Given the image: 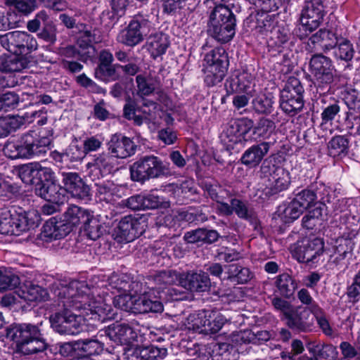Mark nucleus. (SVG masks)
Instances as JSON below:
<instances>
[{
  "mask_svg": "<svg viewBox=\"0 0 360 360\" xmlns=\"http://www.w3.org/2000/svg\"><path fill=\"white\" fill-rule=\"evenodd\" d=\"M55 293L65 309L51 315L50 322L60 333L76 335L82 330L85 321L104 322L115 316L112 306L101 297L94 298L85 281H73Z\"/></svg>",
  "mask_w": 360,
  "mask_h": 360,
  "instance_id": "nucleus-1",
  "label": "nucleus"
},
{
  "mask_svg": "<svg viewBox=\"0 0 360 360\" xmlns=\"http://www.w3.org/2000/svg\"><path fill=\"white\" fill-rule=\"evenodd\" d=\"M6 337L15 345V352L23 355L41 352L46 348L40 329L31 323L10 326L6 329Z\"/></svg>",
  "mask_w": 360,
  "mask_h": 360,
  "instance_id": "nucleus-2",
  "label": "nucleus"
},
{
  "mask_svg": "<svg viewBox=\"0 0 360 360\" xmlns=\"http://www.w3.org/2000/svg\"><path fill=\"white\" fill-rule=\"evenodd\" d=\"M236 25L233 12L226 6L219 4L210 15L207 32L217 41L226 43L234 37Z\"/></svg>",
  "mask_w": 360,
  "mask_h": 360,
  "instance_id": "nucleus-3",
  "label": "nucleus"
},
{
  "mask_svg": "<svg viewBox=\"0 0 360 360\" xmlns=\"http://www.w3.org/2000/svg\"><path fill=\"white\" fill-rule=\"evenodd\" d=\"M228 66V56L223 48H216L208 52L203 63L205 84L213 86L220 83L226 74Z\"/></svg>",
  "mask_w": 360,
  "mask_h": 360,
  "instance_id": "nucleus-4",
  "label": "nucleus"
},
{
  "mask_svg": "<svg viewBox=\"0 0 360 360\" xmlns=\"http://www.w3.org/2000/svg\"><path fill=\"white\" fill-rule=\"evenodd\" d=\"M38 216L34 212L11 211L2 214L0 219V233L19 236L29 230L34 224V219Z\"/></svg>",
  "mask_w": 360,
  "mask_h": 360,
  "instance_id": "nucleus-5",
  "label": "nucleus"
},
{
  "mask_svg": "<svg viewBox=\"0 0 360 360\" xmlns=\"http://www.w3.org/2000/svg\"><path fill=\"white\" fill-rule=\"evenodd\" d=\"M324 16L321 0H307L302 11L297 34L300 39L307 37L319 27Z\"/></svg>",
  "mask_w": 360,
  "mask_h": 360,
  "instance_id": "nucleus-6",
  "label": "nucleus"
},
{
  "mask_svg": "<svg viewBox=\"0 0 360 360\" xmlns=\"http://www.w3.org/2000/svg\"><path fill=\"white\" fill-rule=\"evenodd\" d=\"M167 172V165L154 155L145 156L135 162L130 167L131 177L136 181L157 178Z\"/></svg>",
  "mask_w": 360,
  "mask_h": 360,
  "instance_id": "nucleus-7",
  "label": "nucleus"
},
{
  "mask_svg": "<svg viewBox=\"0 0 360 360\" xmlns=\"http://www.w3.org/2000/svg\"><path fill=\"white\" fill-rule=\"evenodd\" d=\"M160 278L166 284H179L188 290L197 292L205 291L210 283L208 276L202 271L183 276L179 275L175 271H164Z\"/></svg>",
  "mask_w": 360,
  "mask_h": 360,
  "instance_id": "nucleus-8",
  "label": "nucleus"
},
{
  "mask_svg": "<svg viewBox=\"0 0 360 360\" xmlns=\"http://www.w3.org/2000/svg\"><path fill=\"white\" fill-rule=\"evenodd\" d=\"M55 173L49 167H43L39 163V174L37 175L38 187L36 188L37 195L48 202L54 204L62 203L64 195L60 192L62 191L58 185L56 184Z\"/></svg>",
  "mask_w": 360,
  "mask_h": 360,
  "instance_id": "nucleus-9",
  "label": "nucleus"
},
{
  "mask_svg": "<svg viewBox=\"0 0 360 360\" xmlns=\"http://www.w3.org/2000/svg\"><path fill=\"white\" fill-rule=\"evenodd\" d=\"M253 127V122L248 118L231 121L222 131L220 139L228 150L233 149L237 143L247 141V134Z\"/></svg>",
  "mask_w": 360,
  "mask_h": 360,
  "instance_id": "nucleus-10",
  "label": "nucleus"
},
{
  "mask_svg": "<svg viewBox=\"0 0 360 360\" xmlns=\"http://www.w3.org/2000/svg\"><path fill=\"white\" fill-rule=\"evenodd\" d=\"M0 43L9 52L19 55L36 50V39L26 32L13 31L0 36Z\"/></svg>",
  "mask_w": 360,
  "mask_h": 360,
  "instance_id": "nucleus-11",
  "label": "nucleus"
},
{
  "mask_svg": "<svg viewBox=\"0 0 360 360\" xmlns=\"http://www.w3.org/2000/svg\"><path fill=\"white\" fill-rule=\"evenodd\" d=\"M309 71L314 78L315 84L320 88L329 85L333 81L335 72L330 58L322 54L312 56Z\"/></svg>",
  "mask_w": 360,
  "mask_h": 360,
  "instance_id": "nucleus-12",
  "label": "nucleus"
},
{
  "mask_svg": "<svg viewBox=\"0 0 360 360\" xmlns=\"http://www.w3.org/2000/svg\"><path fill=\"white\" fill-rule=\"evenodd\" d=\"M108 335L117 344L125 345L124 349L128 353V348L132 347L139 342L137 331L125 323H115L109 326Z\"/></svg>",
  "mask_w": 360,
  "mask_h": 360,
  "instance_id": "nucleus-13",
  "label": "nucleus"
},
{
  "mask_svg": "<svg viewBox=\"0 0 360 360\" xmlns=\"http://www.w3.org/2000/svg\"><path fill=\"white\" fill-rule=\"evenodd\" d=\"M323 242L319 238L305 239L301 242L296 252L297 259L300 262L316 265L323 253Z\"/></svg>",
  "mask_w": 360,
  "mask_h": 360,
  "instance_id": "nucleus-14",
  "label": "nucleus"
},
{
  "mask_svg": "<svg viewBox=\"0 0 360 360\" xmlns=\"http://www.w3.org/2000/svg\"><path fill=\"white\" fill-rule=\"evenodd\" d=\"M148 32V22L133 20L126 29L120 32L117 40L125 45L134 46L142 41Z\"/></svg>",
  "mask_w": 360,
  "mask_h": 360,
  "instance_id": "nucleus-15",
  "label": "nucleus"
},
{
  "mask_svg": "<svg viewBox=\"0 0 360 360\" xmlns=\"http://www.w3.org/2000/svg\"><path fill=\"white\" fill-rule=\"evenodd\" d=\"M302 91V88L300 85L292 89L290 86L285 88L281 95L280 106L282 110L290 115H294L300 111L304 105Z\"/></svg>",
  "mask_w": 360,
  "mask_h": 360,
  "instance_id": "nucleus-16",
  "label": "nucleus"
},
{
  "mask_svg": "<svg viewBox=\"0 0 360 360\" xmlns=\"http://www.w3.org/2000/svg\"><path fill=\"white\" fill-rule=\"evenodd\" d=\"M145 302H146V294L141 295L137 297L136 292L134 293L130 292V295L122 294L116 295L113 300L115 307L134 314L150 312L151 308H147L145 306Z\"/></svg>",
  "mask_w": 360,
  "mask_h": 360,
  "instance_id": "nucleus-17",
  "label": "nucleus"
},
{
  "mask_svg": "<svg viewBox=\"0 0 360 360\" xmlns=\"http://www.w3.org/2000/svg\"><path fill=\"white\" fill-rule=\"evenodd\" d=\"M62 182L63 188L72 197L86 199L89 196L90 189L76 172H63Z\"/></svg>",
  "mask_w": 360,
  "mask_h": 360,
  "instance_id": "nucleus-18",
  "label": "nucleus"
},
{
  "mask_svg": "<svg viewBox=\"0 0 360 360\" xmlns=\"http://www.w3.org/2000/svg\"><path fill=\"white\" fill-rule=\"evenodd\" d=\"M108 148L114 158H126L135 153L136 146L129 138L115 134L111 136Z\"/></svg>",
  "mask_w": 360,
  "mask_h": 360,
  "instance_id": "nucleus-19",
  "label": "nucleus"
},
{
  "mask_svg": "<svg viewBox=\"0 0 360 360\" xmlns=\"http://www.w3.org/2000/svg\"><path fill=\"white\" fill-rule=\"evenodd\" d=\"M253 76L246 71H235L226 81V87L228 91L234 93H245L250 95L252 93L254 84Z\"/></svg>",
  "mask_w": 360,
  "mask_h": 360,
  "instance_id": "nucleus-20",
  "label": "nucleus"
},
{
  "mask_svg": "<svg viewBox=\"0 0 360 360\" xmlns=\"http://www.w3.org/2000/svg\"><path fill=\"white\" fill-rule=\"evenodd\" d=\"M22 143L26 144V147L29 150L30 158L40 156L50 149L51 138L43 135L38 136L37 133L32 131L22 136Z\"/></svg>",
  "mask_w": 360,
  "mask_h": 360,
  "instance_id": "nucleus-21",
  "label": "nucleus"
},
{
  "mask_svg": "<svg viewBox=\"0 0 360 360\" xmlns=\"http://www.w3.org/2000/svg\"><path fill=\"white\" fill-rule=\"evenodd\" d=\"M139 226L137 219L131 215L125 216L120 221L115 229L116 237L120 241L130 242L141 233L142 231Z\"/></svg>",
  "mask_w": 360,
  "mask_h": 360,
  "instance_id": "nucleus-22",
  "label": "nucleus"
},
{
  "mask_svg": "<svg viewBox=\"0 0 360 360\" xmlns=\"http://www.w3.org/2000/svg\"><path fill=\"white\" fill-rule=\"evenodd\" d=\"M18 297L27 302H38L44 301L48 298L47 291L31 281H26L20 285L15 291Z\"/></svg>",
  "mask_w": 360,
  "mask_h": 360,
  "instance_id": "nucleus-23",
  "label": "nucleus"
},
{
  "mask_svg": "<svg viewBox=\"0 0 360 360\" xmlns=\"http://www.w3.org/2000/svg\"><path fill=\"white\" fill-rule=\"evenodd\" d=\"M270 148V143L262 142L248 148L243 154L241 162L250 167H255L260 164Z\"/></svg>",
  "mask_w": 360,
  "mask_h": 360,
  "instance_id": "nucleus-24",
  "label": "nucleus"
},
{
  "mask_svg": "<svg viewBox=\"0 0 360 360\" xmlns=\"http://www.w3.org/2000/svg\"><path fill=\"white\" fill-rule=\"evenodd\" d=\"M127 354L141 360H155L158 358H165L167 354V350L153 345L139 346L138 342H136L134 347L128 348Z\"/></svg>",
  "mask_w": 360,
  "mask_h": 360,
  "instance_id": "nucleus-25",
  "label": "nucleus"
},
{
  "mask_svg": "<svg viewBox=\"0 0 360 360\" xmlns=\"http://www.w3.org/2000/svg\"><path fill=\"white\" fill-rule=\"evenodd\" d=\"M89 212L88 210L76 205L69 207L64 213L62 221L66 231L68 233L73 227L83 224L85 220H88Z\"/></svg>",
  "mask_w": 360,
  "mask_h": 360,
  "instance_id": "nucleus-26",
  "label": "nucleus"
},
{
  "mask_svg": "<svg viewBox=\"0 0 360 360\" xmlns=\"http://www.w3.org/2000/svg\"><path fill=\"white\" fill-rule=\"evenodd\" d=\"M354 246V243L351 238L340 237L335 240L331 249L326 250V254L333 262L339 263L352 251Z\"/></svg>",
  "mask_w": 360,
  "mask_h": 360,
  "instance_id": "nucleus-27",
  "label": "nucleus"
},
{
  "mask_svg": "<svg viewBox=\"0 0 360 360\" xmlns=\"http://www.w3.org/2000/svg\"><path fill=\"white\" fill-rule=\"evenodd\" d=\"M115 159L112 155L100 154L95 157L91 162H88L87 167L91 175L99 178L110 173L114 168Z\"/></svg>",
  "mask_w": 360,
  "mask_h": 360,
  "instance_id": "nucleus-28",
  "label": "nucleus"
},
{
  "mask_svg": "<svg viewBox=\"0 0 360 360\" xmlns=\"http://www.w3.org/2000/svg\"><path fill=\"white\" fill-rule=\"evenodd\" d=\"M340 38L333 29H321L311 37L310 41L314 44H318L323 51H328L336 46Z\"/></svg>",
  "mask_w": 360,
  "mask_h": 360,
  "instance_id": "nucleus-29",
  "label": "nucleus"
},
{
  "mask_svg": "<svg viewBox=\"0 0 360 360\" xmlns=\"http://www.w3.org/2000/svg\"><path fill=\"white\" fill-rule=\"evenodd\" d=\"M138 285L137 283L129 281V278L124 275L113 274L108 279L109 290H112L113 294L117 292V295H130Z\"/></svg>",
  "mask_w": 360,
  "mask_h": 360,
  "instance_id": "nucleus-30",
  "label": "nucleus"
},
{
  "mask_svg": "<svg viewBox=\"0 0 360 360\" xmlns=\"http://www.w3.org/2000/svg\"><path fill=\"white\" fill-rule=\"evenodd\" d=\"M207 322V310L199 311L191 314L181 323L179 328L181 330H188L199 333H205V323Z\"/></svg>",
  "mask_w": 360,
  "mask_h": 360,
  "instance_id": "nucleus-31",
  "label": "nucleus"
},
{
  "mask_svg": "<svg viewBox=\"0 0 360 360\" xmlns=\"http://www.w3.org/2000/svg\"><path fill=\"white\" fill-rule=\"evenodd\" d=\"M155 108L156 104L154 102L145 103L141 109L143 115L141 116L136 114L137 110L135 108V104L129 101L124 107V115L127 119L133 120L136 124L141 125L143 119H148Z\"/></svg>",
  "mask_w": 360,
  "mask_h": 360,
  "instance_id": "nucleus-32",
  "label": "nucleus"
},
{
  "mask_svg": "<svg viewBox=\"0 0 360 360\" xmlns=\"http://www.w3.org/2000/svg\"><path fill=\"white\" fill-rule=\"evenodd\" d=\"M96 197L101 201L112 202L116 198H120L119 192L120 186L115 184L111 181H104L96 184Z\"/></svg>",
  "mask_w": 360,
  "mask_h": 360,
  "instance_id": "nucleus-33",
  "label": "nucleus"
},
{
  "mask_svg": "<svg viewBox=\"0 0 360 360\" xmlns=\"http://www.w3.org/2000/svg\"><path fill=\"white\" fill-rule=\"evenodd\" d=\"M269 181L271 193H277L288 188L290 183V174L283 168L278 167Z\"/></svg>",
  "mask_w": 360,
  "mask_h": 360,
  "instance_id": "nucleus-34",
  "label": "nucleus"
},
{
  "mask_svg": "<svg viewBox=\"0 0 360 360\" xmlns=\"http://www.w3.org/2000/svg\"><path fill=\"white\" fill-rule=\"evenodd\" d=\"M94 37L91 31L86 30L81 32L77 40V52L82 60H86L94 56L95 49L92 45Z\"/></svg>",
  "mask_w": 360,
  "mask_h": 360,
  "instance_id": "nucleus-35",
  "label": "nucleus"
},
{
  "mask_svg": "<svg viewBox=\"0 0 360 360\" xmlns=\"http://www.w3.org/2000/svg\"><path fill=\"white\" fill-rule=\"evenodd\" d=\"M226 277L223 279L227 278L238 283H246L251 280L253 275L248 268L243 267L237 264H233L225 266Z\"/></svg>",
  "mask_w": 360,
  "mask_h": 360,
  "instance_id": "nucleus-36",
  "label": "nucleus"
},
{
  "mask_svg": "<svg viewBox=\"0 0 360 360\" xmlns=\"http://www.w3.org/2000/svg\"><path fill=\"white\" fill-rule=\"evenodd\" d=\"M168 46V38L162 33H156L148 40V49L153 58L164 54Z\"/></svg>",
  "mask_w": 360,
  "mask_h": 360,
  "instance_id": "nucleus-37",
  "label": "nucleus"
},
{
  "mask_svg": "<svg viewBox=\"0 0 360 360\" xmlns=\"http://www.w3.org/2000/svg\"><path fill=\"white\" fill-rule=\"evenodd\" d=\"M274 308L281 311L289 321V324L298 327L302 324L301 320L297 316L295 308L287 301L281 298H274L272 300Z\"/></svg>",
  "mask_w": 360,
  "mask_h": 360,
  "instance_id": "nucleus-38",
  "label": "nucleus"
},
{
  "mask_svg": "<svg viewBox=\"0 0 360 360\" xmlns=\"http://www.w3.org/2000/svg\"><path fill=\"white\" fill-rule=\"evenodd\" d=\"M303 210L292 200L288 205L279 206L278 217L284 223H291L297 219L303 212Z\"/></svg>",
  "mask_w": 360,
  "mask_h": 360,
  "instance_id": "nucleus-39",
  "label": "nucleus"
},
{
  "mask_svg": "<svg viewBox=\"0 0 360 360\" xmlns=\"http://www.w3.org/2000/svg\"><path fill=\"white\" fill-rule=\"evenodd\" d=\"M67 233L62 221L51 218L44 225L42 236L49 239L56 240L64 237Z\"/></svg>",
  "mask_w": 360,
  "mask_h": 360,
  "instance_id": "nucleus-40",
  "label": "nucleus"
},
{
  "mask_svg": "<svg viewBox=\"0 0 360 360\" xmlns=\"http://www.w3.org/2000/svg\"><path fill=\"white\" fill-rule=\"evenodd\" d=\"M27 67L25 61L17 55L0 56V71L19 72Z\"/></svg>",
  "mask_w": 360,
  "mask_h": 360,
  "instance_id": "nucleus-41",
  "label": "nucleus"
},
{
  "mask_svg": "<svg viewBox=\"0 0 360 360\" xmlns=\"http://www.w3.org/2000/svg\"><path fill=\"white\" fill-rule=\"evenodd\" d=\"M4 153L11 159L30 158L29 150L22 143V137L20 141L8 142L4 148Z\"/></svg>",
  "mask_w": 360,
  "mask_h": 360,
  "instance_id": "nucleus-42",
  "label": "nucleus"
},
{
  "mask_svg": "<svg viewBox=\"0 0 360 360\" xmlns=\"http://www.w3.org/2000/svg\"><path fill=\"white\" fill-rule=\"evenodd\" d=\"M136 84L138 94L143 96L150 95L157 87L158 82L151 74L144 73L137 75Z\"/></svg>",
  "mask_w": 360,
  "mask_h": 360,
  "instance_id": "nucleus-43",
  "label": "nucleus"
},
{
  "mask_svg": "<svg viewBox=\"0 0 360 360\" xmlns=\"http://www.w3.org/2000/svg\"><path fill=\"white\" fill-rule=\"evenodd\" d=\"M227 319L217 311L207 310V322L205 323V333H216L223 327Z\"/></svg>",
  "mask_w": 360,
  "mask_h": 360,
  "instance_id": "nucleus-44",
  "label": "nucleus"
},
{
  "mask_svg": "<svg viewBox=\"0 0 360 360\" xmlns=\"http://www.w3.org/2000/svg\"><path fill=\"white\" fill-rule=\"evenodd\" d=\"M88 218V220H85L82 224L84 231L90 239L96 240L101 236L103 225L97 217L93 215L91 212H89V217Z\"/></svg>",
  "mask_w": 360,
  "mask_h": 360,
  "instance_id": "nucleus-45",
  "label": "nucleus"
},
{
  "mask_svg": "<svg viewBox=\"0 0 360 360\" xmlns=\"http://www.w3.org/2000/svg\"><path fill=\"white\" fill-rule=\"evenodd\" d=\"M354 53V50L352 44L348 39L340 37L334 48V57L341 60L349 61L352 59Z\"/></svg>",
  "mask_w": 360,
  "mask_h": 360,
  "instance_id": "nucleus-46",
  "label": "nucleus"
},
{
  "mask_svg": "<svg viewBox=\"0 0 360 360\" xmlns=\"http://www.w3.org/2000/svg\"><path fill=\"white\" fill-rule=\"evenodd\" d=\"M328 149L333 157L345 155L349 149V140L343 136H335L328 142Z\"/></svg>",
  "mask_w": 360,
  "mask_h": 360,
  "instance_id": "nucleus-47",
  "label": "nucleus"
},
{
  "mask_svg": "<svg viewBox=\"0 0 360 360\" xmlns=\"http://www.w3.org/2000/svg\"><path fill=\"white\" fill-rule=\"evenodd\" d=\"M39 162H32L21 166L18 169V176L25 184L37 183Z\"/></svg>",
  "mask_w": 360,
  "mask_h": 360,
  "instance_id": "nucleus-48",
  "label": "nucleus"
},
{
  "mask_svg": "<svg viewBox=\"0 0 360 360\" xmlns=\"http://www.w3.org/2000/svg\"><path fill=\"white\" fill-rule=\"evenodd\" d=\"M22 124H23V120L20 117L6 116L0 117V137L7 136Z\"/></svg>",
  "mask_w": 360,
  "mask_h": 360,
  "instance_id": "nucleus-49",
  "label": "nucleus"
},
{
  "mask_svg": "<svg viewBox=\"0 0 360 360\" xmlns=\"http://www.w3.org/2000/svg\"><path fill=\"white\" fill-rule=\"evenodd\" d=\"M274 98L271 93L258 94L252 101L254 109L259 113H270L273 108Z\"/></svg>",
  "mask_w": 360,
  "mask_h": 360,
  "instance_id": "nucleus-50",
  "label": "nucleus"
},
{
  "mask_svg": "<svg viewBox=\"0 0 360 360\" xmlns=\"http://www.w3.org/2000/svg\"><path fill=\"white\" fill-rule=\"evenodd\" d=\"M76 346L86 355V356L98 354L103 349V344L94 339L77 341Z\"/></svg>",
  "mask_w": 360,
  "mask_h": 360,
  "instance_id": "nucleus-51",
  "label": "nucleus"
},
{
  "mask_svg": "<svg viewBox=\"0 0 360 360\" xmlns=\"http://www.w3.org/2000/svg\"><path fill=\"white\" fill-rule=\"evenodd\" d=\"M317 194L310 190H303L297 193L293 200L303 210H305L315 205Z\"/></svg>",
  "mask_w": 360,
  "mask_h": 360,
  "instance_id": "nucleus-52",
  "label": "nucleus"
},
{
  "mask_svg": "<svg viewBox=\"0 0 360 360\" xmlns=\"http://www.w3.org/2000/svg\"><path fill=\"white\" fill-rule=\"evenodd\" d=\"M276 286L282 295L290 297L292 295L296 284L288 274H282L276 279Z\"/></svg>",
  "mask_w": 360,
  "mask_h": 360,
  "instance_id": "nucleus-53",
  "label": "nucleus"
},
{
  "mask_svg": "<svg viewBox=\"0 0 360 360\" xmlns=\"http://www.w3.org/2000/svg\"><path fill=\"white\" fill-rule=\"evenodd\" d=\"M322 221V209L316 207L303 217L302 224L307 229H313L321 225Z\"/></svg>",
  "mask_w": 360,
  "mask_h": 360,
  "instance_id": "nucleus-54",
  "label": "nucleus"
},
{
  "mask_svg": "<svg viewBox=\"0 0 360 360\" xmlns=\"http://www.w3.org/2000/svg\"><path fill=\"white\" fill-rule=\"evenodd\" d=\"M143 210L145 209H155V208H169L170 203L169 201L165 200L162 198L154 194L149 193L143 195Z\"/></svg>",
  "mask_w": 360,
  "mask_h": 360,
  "instance_id": "nucleus-55",
  "label": "nucleus"
},
{
  "mask_svg": "<svg viewBox=\"0 0 360 360\" xmlns=\"http://www.w3.org/2000/svg\"><path fill=\"white\" fill-rule=\"evenodd\" d=\"M86 154L83 148L79 146L77 142H72L67 148L62 158L64 161H70L72 162H80Z\"/></svg>",
  "mask_w": 360,
  "mask_h": 360,
  "instance_id": "nucleus-56",
  "label": "nucleus"
},
{
  "mask_svg": "<svg viewBox=\"0 0 360 360\" xmlns=\"http://www.w3.org/2000/svg\"><path fill=\"white\" fill-rule=\"evenodd\" d=\"M6 2L25 15H29L37 8L36 0H6Z\"/></svg>",
  "mask_w": 360,
  "mask_h": 360,
  "instance_id": "nucleus-57",
  "label": "nucleus"
},
{
  "mask_svg": "<svg viewBox=\"0 0 360 360\" xmlns=\"http://www.w3.org/2000/svg\"><path fill=\"white\" fill-rule=\"evenodd\" d=\"M20 285L19 277L13 274H7L0 270V291L12 290Z\"/></svg>",
  "mask_w": 360,
  "mask_h": 360,
  "instance_id": "nucleus-58",
  "label": "nucleus"
},
{
  "mask_svg": "<svg viewBox=\"0 0 360 360\" xmlns=\"http://www.w3.org/2000/svg\"><path fill=\"white\" fill-rule=\"evenodd\" d=\"M297 298L302 304L307 307L311 313L317 311L320 307L311 296L309 292L305 288H302L298 291Z\"/></svg>",
  "mask_w": 360,
  "mask_h": 360,
  "instance_id": "nucleus-59",
  "label": "nucleus"
},
{
  "mask_svg": "<svg viewBox=\"0 0 360 360\" xmlns=\"http://www.w3.org/2000/svg\"><path fill=\"white\" fill-rule=\"evenodd\" d=\"M271 32V39L277 46H281L289 39L290 33L285 28H281L279 27H274Z\"/></svg>",
  "mask_w": 360,
  "mask_h": 360,
  "instance_id": "nucleus-60",
  "label": "nucleus"
},
{
  "mask_svg": "<svg viewBox=\"0 0 360 360\" xmlns=\"http://www.w3.org/2000/svg\"><path fill=\"white\" fill-rule=\"evenodd\" d=\"M169 190H174V195L179 196L181 194L194 193L195 192L194 188V181L192 179H187L183 181L180 186L176 184H171L168 186Z\"/></svg>",
  "mask_w": 360,
  "mask_h": 360,
  "instance_id": "nucleus-61",
  "label": "nucleus"
},
{
  "mask_svg": "<svg viewBox=\"0 0 360 360\" xmlns=\"http://www.w3.org/2000/svg\"><path fill=\"white\" fill-rule=\"evenodd\" d=\"M340 349L345 359L355 358L356 360H360V348L356 349L350 343L342 342L340 345Z\"/></svg>",
  "mask_w": 360,
  "mask_h": 360,
  "instance_id": "nucleus-62",
  "label": "nucleus"
},
{
  "mask_svg": "<svg viewBox=\"0 0 360 360\" xmlns=\"http://www.w3.org/2000/svg\"><path fill=\"white\" fill-rule=\"evenodd\" d=\"M231 342L236 345L249 343L254 339V335L250 330L237 331L230 337Z\"/></svg>",
  "mask_w": 360,
  "mask_h": 360,
  "instance_id": "nucleus-63",
  "label": "nucleus"
},
{
  "mask_svg": "<svg viewBox=\"0 0 360 360\" xmlns=\"http://www.w3.org/2000/svg\"><path fill=\"white\" fill-rule=\"evenodd\" d=\"M18 103V96L13 92H6L0 98V108L7 110L14 108Z\"/></svg>",
  "mask_w": 360,
  "mask_h": 360,
  "instance_id": "nucleus-64",
  "label": "nucleus"
}]
</instances>
